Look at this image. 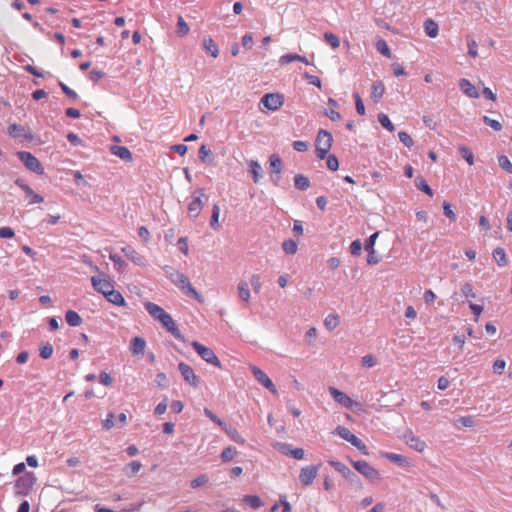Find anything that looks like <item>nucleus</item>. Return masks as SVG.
<instances>
[{
    "label": "nucleus",
    "mask_w": 512,
    "mask_h": 512,
    "mask_svg": "<svg viewBox=\"0 0 512 512\" xmlns=\"http://www.w3.org/2000/svg\"><path fill=\"white\" fill-rule=\"evenodd\" d=\"M163 270L170 281L176 285L184 294L193 297L199 303H203V297L191 285L190 280L182 272L175 270L171 266H164Z\"/></svg>",
    "instance_id": "nucleus-1"
},
{
    "label": "nucleus",
    "mask_w": 512,
    "mask_h": 512,
    "mask_svg": "<svg viewBox=\"0 0 512 512\" xmlns=\"http://www.w3.org/2000/svg\"><path fill=\"white\" fill-rule=\"evenodd\" d=\"M205 201L206 196L204 190L201 188L195 189L192 192L188 203V215L193 219L197 218L205 205Z\"/></svg>",
    "instance_id": "nucleus-2"
},
{
    "label": "nucleus",
    "mask_w": 512,
    "mask_h": 512,
    "mask_svg": "<svg viewBox=\"0 0 512 512\" xmlns=\"http://www.w3.org/2000/svg\"><path fill=\"white\" fill-rule=\"evenodd\" d=\"M333 142V137L327 130L321 129L316 137V155L319 159H324L330 151Z\"/></svg>",
    "instance_id": "nucleus-3"
},
{
    "label": "nucleus",
    "mask_w": 512,
    "mask_h": 512,
    "mask_svg": "<svg viewBox=\"0 0 512 512\" xmlns=\"http://www.w3.org/2000/svg\"><path fill=\"white\" fill-rule=\"evenodd\" d=\"M36 477L33 472H26L20 476L14 485V492L19 496H27L33 489Z\"/></svg>",
    "instance_id": "nucleus-4"
},
{
    "label": "nucleus",
    "mask_w": 512,
    "mask_h": 512,
    "mask_svg": "<svg viewBox=\"0 0 512 512\" xmlns=\"http://www.w3.org/2000/svg\"><path fill=\"white\" fill-rule=\"evenodd\" d=\"M355 470L363 475L371 483H378L382 477L380 472L367 461L359 460L352 463Z\"/></svg>",
    "instance_id": "nucleus-5"
},
{
    "label": "nucleus",
    "mask_w": 512,
    "mask_h": 512,
    "mask_svg": "<svg viewBox=\"0 0 512 512\" xmlns=\"http://www.w3.org/2000/svg\"><path fill=\"white\" fill-rule=\"evenodd\" d=\"M192 347L197 352V354L208 364H211L217 368H222V364L217 357V355L214 353V351L203 344L199 343L198 341L192 342Z\"/></svg>",
    "instance_id": "nucleus-6"
},
{
    "label": "nucleus",
    "mask_w": 512,
    "mask_h": 512,
    "mask_svg": "<svg viewBox=\"0 0 512 512\" xmlns=\"http://www.w3.org/2000/svg\"><path fill=\"white\" fill-rule=\"evenodd\" d=\"M17 156L23 162V164L28 170L38 175L44 174V168L42 164L33 154L26 151H19L17 152Z\"/></svg>",
    "instance_id": "nucleus-7"
},
{
    "label": "nucleus",
    "mask_w": 512,
    "mask_h": 512,
    "mask_svg": "<svg viewBox=\"0 0 512 512\" xmlns=\"http://www.w3.org/2000/svg\"><path fill=\"white\" fill-rule=\"evenodd\" d=\"M336 434L339 435L342 439L351 443L358 450H360L363 454L367 455L368 450L367 446L359 439L356 435H354L348 428L344 426H338L335 430Z\"/></svg>",
    "instance_id": "nucleus-8"
},
{
    "label": "nucleus",
    "mask_w": 512,
    "mask_h": 512,
    "mask_svg": "<svg viewBox=\"0 0 512 512\" xmlns=\"http://www.w3.org/2000/svg\"><path fill=\"white\" fill-rule=\"evenodd\" d=\"M284 101V96L280 93H267L261 98L260 105L267 110L277 111L283 106Z\"/></svg>",
    "instance_id": "nucleus-9"
},
{
    "label": "nucleus",
    "mask_w": 512,
    "mask_h": 512,
    "mask_svg": "<svg viewBox=\"0 0 512 512\" xmlns=\"http://www.w3.org/2000/svg\"><path fill=\"white\" fill-rule=\"evenodd\" d=\"M91 284L93 288L102 295H107L110 290L114 287L113 281L104 273L98 276L91 277Z\"/></svg>",
    "instance_id": "nucleus-10"
},
{
    "label": "nucleus",
    "mask_w": 512,
    "mask_h": 512,
    "mask_svg": "<svg viewBox=\"0 0 512 512\" xmlns=\"http://www.w3.org/2000/svg\"><path fill=\"white\" fill-rule=\"evenodd\" d=\"M328 390L332 398L341 406L348 409H352L354 406H359L358 402L352 400L346 393L340 391L339 389L330 386Z\"/></svg>",
    "instance_id": "nucleus-11"
},
{
    "label": "nucleus",
    "mask_w": 512,
    "mask_h": 512,
    "mask_svg": "<svg viewBox=\"0 0 512 512\" xmlns=\"http://www.w3.org/2000/svg\"><path fill=\"white\" fill-rule=\"evenodd\" d=\"M319 467L315 465L305 466L300 470L299 480L303 486L311 485L318 475Z\"/></svg>",
    "instance_id": "nucleus-12"
},
{
    "label": "nucleus",
    "mask_w": 512,
    "mask_h": 512,
    "mask_svg": "<svg viewBox=\"0 0 512 512\" xmlns=\"http://www.w3.org/2000/svg\"><path fill=\"white\" fill-rule=\"evenodd\" d=\"M403 438L405 443L417 452H423L427 447L425 441L416 436L412 430H407Z\"/></svg>",
    "instance_id": "nucleus-13"
},
{
    "label": "nucleus",
    "mask_w": 512,
    "mask_h": 512,
    "mask_svg": "<svg viewBox=\"0 0 512 512\" xmlns=\"http://www.w3.org/2000/svg\"><path fill=\"white\" fill-rule=\"evenodd\" d=\"M252 374L256 378V380L263 385L266 389H268L273 394H277V389L273 384L272 380L258 367L251 366L250 367Z\"/></svg>",
    "instance_id": "nucleus-14"
},
{
    "label": "nucleus",
    "mask_w": 512,
    "mask_h": 512,
    "mask_svg": "<svg viewBox=\"0 0 512 512\" xmlns=\"http://www.w3.org/2000/svg\"><path fill=\"white\" fill-rule=\"evenodd\" d=\"M15 184L24 191L29 204H37L42 203L44 201V198L41 195L34 192V190L29 185H27L22 179H17L15 181Z\"/></svg>",
    "instance_id": "nucleus-15"
},
{
    "label": "nucleus",
    "mask_w": 512,
    "mask_h": 512,
    "mask_svg": "<svg viewBox=\"0 0 512 512\" xmlns=\"http://www.w3.org/2000/svg\"><path fill=\"white\" fill-rule=\"evenodd\" d=\"M178 369H179L183 379L188 384H190L193 387H197L198 386V377L194 373V370L192 369L191 366H189L188 364H186L184 362H180L178 364Z\"/></svg>",
    "instance_id": "nucleus-16"
},
{
    "label": "nucleus",
    "mask_w": 512,
    "mask_h": 512,
    "mask_svg": "<svg viewBox=\"0 0 512 512\" xmlns=\"http://www.w3.org/2000/svg\"><path fill=\"white\" fill-rule=\"evenodd\" d=\"M160 322L167 329V331L170 332L176 339L185 342L184 336L178 329L175 321L173 320L170 314L167 313Z\"/></svg>",
    "instance_id": "nucleus-17"
},
{
    "label": "nucleus",
    "mask_w": 512,
    "mask_h": 512,
    "mask_svg": "<svg viewBox=\"0 0 512 512\" xmlns=\"http://www.w3.org/2000/svg\"><path fill=\"white\" fill-rule=\"evenodd\" d=\"M122 252L125 254L127 258H129L134 264L138 266H145L146 259L143 255H141L136 249L132 246H125L122 249Z\"/></svg>",
    "instance_id": "nucleus-18"
},
{
    "label": "nucleus",
    "mask_w": 512,
    "mask_h": 512,
    "mask_svg": "<svg viewBox=\"0 0 512 512\" xmlns=\"http://www.w3.org/2000/svg\"><path fill=\"white\" fill-rule=\"evenodd\" d=\"M145 309L155 320H158L159 322L167 314L162 307L152 302L145 303Z\"/></svg>",
    "instance_id": "nucleus-19"
},
{
    "label": "nucleus",
    "mask_w": 512,
    "mask_h": 512,
    "mask_svg": "<svg viewBox=\"0 0 512 512\" xmlns=\"http://www.w3.org/2000/svg\"><path fill=\"white\" fill-rule=\"evenodd\" d=\"M279 450L282 454L289 455L297 460H302L305 456V452L302 448H290V446L286 444H281Z\"/></svg>",
    "instance_id": "nucleus-20"
},
{
    "label": "nucleus",
    "mask_w": 512,
    "mask_h": 512,
    "mask_svg": "<svg viewBox=\"0 0 512 512\" xmlns=\"http://www.w3.org/2000/svg\"><path fill=\"white\" fill-rule=\"evenodd\" d=\"M459 87L462 92L470 98H478L479 93L475 86L468 79H461L459 81Z\"/></svg>",
    "instance_id": "nucleus-21"
},
{
    "label": "nucleus",
    "mask_w": 512,
    "mask_h": 512,
    "mask_svg": "<svg viewBox=\"0 0 512 512\" xmlns=\"http://www.w3.org/2000/svg\"><path fill=\"white\" fill-rule=\"evenodd\" d=\"M146 348V341L141 337H134L130 343V350L133 355H143Z\"/></svg>",
    "instance_id": "nucleus-22"
},
{
    "label": "nucleus",
    "mask_w": 512,
    "mask_h": 512,
    "mask_svg": "<svg viewBox=\"0 0 512 512\" xmlns=\"http://www.w3.org/2000/svg\"><path fill=\"white\" fill-rule=\"evenodd\" d=\"M105 298L112 304L114 305H117V306H125L126 305V301L124 299V297L122 296V294L115 290L114 287L110 290L109 293H107V295H105Z\"/></svg>",
    "instance_id": "nucleus-23"
},
{
    "label": "nucleus",
    "mask_w": 512,
    "mask_h": 512,
    "mask_svg": "<svg viewBox=\"0 0 512 512\" xmlns=\"http://www.w3.org/2000/svg\"><path fill=\"white\" fill-rule=\"evenodd\" d=\"M222 429L225 431V433L229 436V438L232 441L241 445L245 444V439L241 436V434L238 432L236 428L226 424Z\"/></svg>",
    "instance_id": "nucleus-24"
},
{
    "label": "nucleus",
    "mask_w": 512,
    "mask_h": 512,
    "mask_svg": "<svg viewBox=\"0 0 512 512\" xmlns=\"http://www.w3.org/2000/svg\"><path fill=\"white\" fill-rule=\"evenodd\" d=\"M385 93V85L382 81H375L371 87V98L378 102Z\"/></svg>",
    "instance_id": "nucleus-25"
},
{
    "label": "nucleus",
    "mask_w": 512,
    "mask_h": 512,
    "mask_svg": "<svg viewBox=\"0 0 512 512\" xmlns=\"http://www.w3.org/2000/svg\"><path fill=\"white\" fill-rule=\"evenodd\" d=\"M111 153L115 156L121 158L122 160L131 161L132 160V154L130 150L125 146H112L111 147Z\"/></svg>",
    "instance_id": "nucleus-26"
},
{
    "label": "nucleus",
    "mask_w": 512,
    "mask_h": 512,
    "mask_svg": "<svg viewBox=\"0 0 512 512\" xmlns=\"http://www.w3.org/2000/svg\"><path fill=\"white\" fill-rule=\"evenodd\" d=\"M248 166L250 168V172L252 174V178L254 183H258L262 178V167L260 163L256 160H250L248 162Z\"/></svg>",
    "instance_id": "nucleus-27"
},
{
    "label": "nucleus",
    "mask_w": 512,
    "mask_h": 512,
    "mask_svg": "<svg viewBox=\"0 0 512 512\" xmlns=\"http://www.w3.org/2000/svg\"><path fill=\"white\" fill-rule=\"evenodd\" d=\"M269 168L271 173L280 174L283 168L282 160L278 154H272L269 158Z\"/></svg>",
    "instance_id": "nucleus-28"
},
{
    "label": "nucleus",
    "mask_w": 512,
    "mask_h": 512,
    "mask_svg": "<svg viewBox=\"0 0 512 512\" xmlns=\"http://www.w3.org/2000/svg\"><path fill=\"white\" fill-rule=\"evenodd\" d=\"M203 47L213 58L218 57V55H219L218 45L214 42V40L211 37L204 39Z\"/></svg>",
    "instance_id": "nucleus-29"
},
{
    "label": "nucleus",
    "mask_w": 512,
    "mask_h": 512,
    "mask_svg": "<svg viewBox=\"0 0 512 512\" xmlns=\"http://www.w3.org/2000/svg\"><path fill=\"white\" fill-rule=\"evenodd\" d=\"M424 29H425V33L429 37L436 38L438 36L439 27H438V24L434 20L427 19L424 23Z\"/></svg>",
    "instance_id": "nucleus-30"
},
{
    "label": "nucleus",
    "mask_w": 512,
    "mask_h": 512,
    "mask_svg": "<svg viewBox=\"0 0 512 512\" xmlns=\"http://www.w3.org/2000/svg\"><path fill=\"white\" fill-rule=\"evenodd\" d=\"M237 289L240 299L244 302H249L251 295L248 283L246 281H240L238 283Z\"/></svg>",
    "instance_id": "nucleus-31"
},
{
    "label": "nucleus",
    "mask_w": 512,
    "mask_h": 512,
    "mask_svg": "<svg viewBox=\"0 0 512 512\" xmlns=\"http://www.w3.org/2000/svg\"><path fill=\"white\" fill-rule=\"evenodd\" d=\"M294 186L301 191H305L310 187V180L302 174H297L294 177Z\"/></svg>",
    "instance_id": "nucleus-32"
},
{
    "label": "nucleus",
    "mask_w": 512,
    "mask_h": 512,
    "mask_svg": "<svg viewBox=\"0 0 512 512\" xmlns=\"http://www.w3.org/2000/svg\"><path fill=\"white\" fill-rule=\"evenodd\" d=\"M336 471L342 474L345 478H349L352 475L351 470L342 462L331 460L328 462Z\"/></svg>",
    "instance_id": "nucleus-33"
},
{
    "label": "nucleus",
    "mask_w": 512,
    "mask_h": 512,
    "mask_svg": "<svg viewBox=\"0 0 512 512\" xmlns=\"http://www.w3.org/2000/svg\"><path fill=\"white\" fill-rule=\"evenodd\" d=\"M282 249L287 255H294L298 251V244L293 239H287L283 241Z\"/></svg>",
    "instance_id": "nucleus-34"
},
{
    "label": "nucleus",
    "mask_w": 512,
    "mask_h": 512,
    "mask_svg": "<svg viewBox=\"0 0 512 512\" xmlns=\"http://www.w3.org/2000/svg\"><path fill=\"white\" fill-rule=\"evenodd\" d=\"M415 186L421 190L422 192H424L425 194H427L429 197H432L433 196V190L431 189V187L427 184L426 180L422 177V176H418L416 179H415Z\"/></svg>",
    "instance_id": "nucleus-35"
},
{
    "label": "nucleus",
    "mask_w": 512,
    "mask_h": 512,
    "mask_svg": "<svg viewBox=\"0 0 512 512\" xmlns=\"http://www.w3.org/2000/svg\"><path fill=\"white\" fill-rule=\"evenodd\" d=\"M492 255H493L494 260L497 262V264L500 267H504L507 264L506 253L503 248L498 247V248L494 249Z\"/></svg>",
    "instance_id": "nucleus-36"
},
{
    "label": "nucleus",
    "mask_w": 512,
    "mask_h": 512,
    "mask_svg": "<svg viewBox=\"0 0 512 512\" xmlns=\"http://www.w3.org/2000/svg\"><path fill=\"white\" fill-rule=\"evenodd\" d=\"M219 216H220V207L218 204H214L212 207V215H211V220H210V226L214 230H218L220 228Z\"/></svg>",
    "instance_id": "nucleus-37"
},
{
    "label": "nucleus",
    "mask_w": 512,
    "mask_h": 512,
    "mask_svg": "<svg viewBox=\"0 0 512 512\" xmlns=\"http://www.w3.org/2000/svg\"><path fill=\"white\" fill-rule=\"evenodd\" d=\"M65 319H66V322L70 325V326H79L81 324V317L79 316V314L73 310H69L66 312V315H65Z\"/></svg>",
    "instance_id": "nucleus-38"
},
{
    "label": "nucleus",
    "mask_w": 512,
    "mask_h": 512,
    "mask_svg": "<svg viewBox=\"0 0 512 512\" xmlns=\"http://www.w3.org/2000/svg\"><path fill=\"white\" fill-rule=\"evenodd\" d=\"M243 502L251 506L253 509H258L263 505L261 499L256 495L244 496Z\"/></svg>",
    "instance_id": "nucleus-39"
},
{
    "label": "nucleus",
    "mask_w": 512,
    "mask_h": 512,
    "mask_svg": "<svg viewBox=\"0 0 512 512\" xmlns=\"http://www.w3.org/2000/svg\"><path fill=\"white\" fill-rule=\"evenodd\" d=\"M324 325L328 330H334L339 325V317L337 314H329L325 320Z\"/></svg>",
    "instance_id": "nucleus-40"
},
{
    "label": "nucleus",
    "mask_w": 512,
    "mask_h": 512,
    "mask_svg": "<svg viewBox=\"0 0 512 512\" xmlns=\"http://www.w3.org/2000/svg\"><path fill=\"white\" fill-rule=\"evenodd\" d=\"M378 121L379 123L388 131L393 132L395 130V126L390 121L389 117L384 113L378 114Z\"/></svg>",
    "instance_id": "nucleus-41"
},
{
    "label": "nucleus",
    "mask_w": 512,
    "mask_h": 512,
    "mask_svg": "<svg viewBox=\"0 0 512 512\" xmlns=\"http://www.w3.org/2000/svg\"><path fill=\"white\" fill-rule=\"evenodd\" d=\"M385 457L394 462V463H397L399 465H404V464H408V460L405 456L401 455V454H397V453H386L385 454Z\"/></svg>",
    "instance_id": "nucleus-42"
},
{
    "label": "nucleus",
    "mask_w": 512,
    "mask_h": 512,
    "mask_svg": "<svg viewBox=\"0 0 512 512\" xmlns=\"http://www.w3.org/2000/svg\"><path fill=\"white\" fill-rule=\"evenodd\" d=\"M53 354V346L50 343L42 344L39 347V355L43 359H49Z\"/></svg>",
    "instance_id": "nucleus-43"
},
{
    "label": "nucleus",
    "mask_w": 512,
    "mask_h": 512,
    "mask_svg": "<svg viewBox=\"0 0 512 512\" xmlns=\"http://www.w3.org/2000/svg\"><path fill=\"white\" fill-rule=\"evenodd\" d=\"M376 49L379 53H381L382 55L390 58L391 57V52H390V49L386 43L385 40L383 39H380L377 41L376 43Z\"/></svg>",
    "instance_id": "nucleus-44"
},
{
    "label": "nucleus",
    "mask_w": 512,
    "mask_h": 512,
    "mask_svg": "<svg viewBox=\"0 0 512 512\" xmlns=\"http://www.w3.org/2000/svg\"><path fill=\"white\" fill-rule=\"evenodd\" d=\"M324 39L333 49H336L340 46L339 38L331 32H326L324 34Z\"/></svg>",
    "instance_id": "nucleus-45"
},
{
    "label": "nucleus",
    "mask_w": 512,
    "mask_h": 512,
    "mask_svg": "<svg viewBox=\"0 0 512 512\" xmlns=\"http://www.w3.org/2000/svg\"><path fill=\"white\" fill-rule=\"evenodd\" d=\"M237 455V451L233 447L225 448L221 453V459L223 462L231 461Z\"/></svg>",
    "instance_id": "nucleus-46"
},
{
    "label": "nucleus",
    "mask_w": 512,
    "mask_h": 512,
    "mask_svg": "<svg viewBox=\"0 0 512 512\" xmlns=\"http://www.w3.org/2000/svg\"><path fill=\"white\" fill-rule=\"evenodd\" d=\"M189 30H190L189 26L185 22L183 17H181V16L178 17V21H177V33H178V35L185 36V35L188 34Z\"/></svg>",
    "instance_id": "nucleus-47"
},
{
    "label": "nucleus",
    "mask_w": 512,
    "mask_h": 512,
    "mask_svg": "<svg viewBox=\"0 0 512 512\" xmlns=\"http://www.w3.org/2000/svg\"><path fill=\"white\" fill-rule=\"evenodd\" d=\"M498 163H499V166L509 172V173H512V162L510 161V159L505 156V155H501L498 157Z\"/></svg>",
    "instance_id": "nucleus-48"
},
{
    "label": "nucleus",
    "mask_w": 512,
    "mask_h": 512,
    "mask_svg": "<svg viewBox=\"0 0 512 512\" xmlns=\"http://www.w3.org/2000/svg\"><path fill=\"white\" fill-rule=\"evenodd\" d=\"M298 59H300V55H298V54H293V53L285 54L279 58V63L284 66V65H288L294 61H298Z\"/></svg>",
    "instance_id": "nucleus-49"
},
{
    "label": "nucleus",
    "mask_w": 512,
    "mask_h": 512,
    "mask_svg": "<svg viewBox=\"0 0 512 512\" xmlns=\"http://www.w3.org/2000/svg\"><path fill=\"white\" fill-rule=\"evenodd\" d=\"M399 140L408 148H411L414 145V141L412 137L405 131H400L398 133Z\"/></svg>",
    "instance_id": "nucleus-50"
},
{
    "label": "nucleus",
    "mask_w": 512,
    "mask_h": 512,
    "mask_svg": "<svg viewBox=\"0 0 512 512\" xmlns=\"http://www.w3.org/2000/svg\"><path fill=\"white\" fill-rule=\"evenodd\" d=\"M208 482V477L205 474L199 475L195 479H193L190 483V486L193 489L204 486Z\"/></svg>",
    "instance_id": "nucleus-51"
},
{
    "label": "nucleus",
    "mask_w": 512,
    "mask_h": 512,
    "mask_svg": "<svg viewBox=\"0 0 512 512\" xmlns=\"http://www.w3.org/2000/svg\"><path fill=\"white\" fill-rule=\"evenodd\" d=\"M459 150L462 154V157L467 161V163L469 165H473L474 164V156H473V153L471 152V150L465 146L460 147Z\"/></svg>",
    "instance_id": "nucleus-52"
},
{
    "label": "nucleus",
    "mask_w": 512,
    "mask_h": 512,
    "mask_svg": "<svg viewBox=\"0 0 512 512\" xmlns=\"http://www.w3.org/2000/svg\"><path fill=\"white\" fill-rule=\"evenodd\" d=\"M442 206H443V213H444V215L447 218H449L451 221H453V222L456 221V214L452 210L450 203L447 202V201H444Z\"/></svg>",
    "instance_id": "nucleus-53"
},
{
    "label": "nucleus",
    "mask_w": 512,
    "mask_h": 512,
    "mask_svg": "<svg viewBox=\"0 0 512 512\" xmlns=\"http://www.w3.org/2000/svg\"><path fill=\"white\" fill-rule=\"evenodd\" d=\"M461 293H462V295H463V296H465L466 298H469V297L474 298V297L476 296V295H475V293H474V288H473V286H472L470 283H468V282H466V283H464V284L462 285V287H461Z\"/></svg>",
    "instance_id": "nucleus-54"
},
{
    "label": "nucleus",
    "mask_w": 512,
    "mask_h": 512,
    "mask_svg": "<svg viewBox=\"0 0 512 512\" xmlns=\"http://www.w3.org/2000/svg\"><path fill=\"white\" fill-rule=\"evenodd\" d=\"M361 362L364 367L371 368L376 365L377 360L374 355L367 354L362 357Z\"/></svg>",
    "instance_id": "nucleus-55"
},
{
    "label": "nucleus",
    "mask_w": 512,
    "mask_h": 512,
    "mask_svg": "<svg viewBox=\"0 0 512 512\" xmlns=\"http://www.w3.org/2000/svg\"><path fill=\"white\" fill-rule=\"evenodd\" d=\"M110 260L115 264L116 268L121 271L126 267L125 261L117 254H110Z\"/></svg>",
    "instance_id": "nucleus-56"
},
{
    "label": "nucleus",
    "mask_w": 512,
    "mask_h": 512,
    "mask_svg": "<svg viewBox=\"0 0 512 512\" xmlns=\"http://www.w3.org/2000/svg\"><path fill=\"white\" fill-rule=\"evenodd\" d=\"M353 97L355 99V107H356L357 113L360 115H364L365 114V106H364V103H363L360 95L358 93H354Z\"/></svg>",
    "instance_id": "nucleus-57"
},
{
    "label": "nucleus",
    "mask_w": 512,
    "mask_h": 512,
    "mask_svg": "<svg viewBox=\"0 0 512 512\" xmlns=\"http://www.w3.org/2000/svg\"><path fill=\"white\" fill-rule=\"evenodd\" d=\"M483 121L495 131H500L502 129V124L499 121L491 119L488 116H484Z\"/></svg>",
    "instance_id": "nucleus-58"
},
{
    "label": "nucleus",
    "mask_w": 512,
    "mask_h": 512,
    "mask_svg": "<svg viewBox=\"0 0 512 512\" xmlns=\"http://www.w3.org/2000/svg\"><path fill=\"white\" fill-rule=\"evenodd\" d=\"M204 414L211 420L213 421L214 423H216L218 426H220L221 428H223L226 423H224L221 419H219L215 414L212 413L211 410H209L208 408H205L204 409Z\"/></svg>",
    "instance_id": "nucleus-59"
},
{
    "label": "nucleus",
    "mask_w": 512,
    "mask_h": 512,
    "mask_svg": "<svg viewBox=\"0 0 512 512\" xmlns=\"http://www.w3.org/2000/svg\"><path fill=\"white\" fill-rule=\"evenodd\" d=\"M505 367H506V362L503 359H497L493 363V371L496 374L501 375L504 372Z\"/></svg>",
    "instance_id": "nucleus-60"
},
{
    "label": "nucleus",
    "mask_w": 512,
    "mask_h": 512,
    "mask_svg": "<svg viewBox=\"0 0 512 512\" xmlns=\"http://www.w3.org/2000/svg\"><path fill=\"white\" fill-rule=\"evenodd\" d=\"M327 167L331 170V171H336L338 170L339 168V162H338V159L336 158V156L334 155H329L327 156Z\"/></svg>",
    "instance_id": "nucleus-61"
},
{
    "label": "nucleus",
    "mask_w": 512,
    "mask_h": 512,
    "mask_svg": "<svg viewBox=\"0 0 512 512\" xmlns=\"http://www.w3.org/2000/svg\"><path fill=\"white\" fill-rule=\"evenodd\" d=\"M367 252H368L367 263L369 265H376V264H378L380 262L381 258L376 253V250L367 251Z\"/></svg>",
    "instance_id": "nucleus-62"
},
{
    "label": "nucleus",
    "mask_w": 512,
    "mask_h": 512,
    "mask_svg": "<svg viewBox=\"0 0 512 512\" xmlns=\"http://www.w3.org/2000/svg\"><path fill=\"white\" fill-rule=\"evenodd\" d=\"M457 423L464 427H473L475 425V420L472 416H463L457 420Z\"/></svg>",
    "instance_id": "nucleus-63"
},
{
    "label": "nucleus",
    "mask_w": 512,
    "mask_h": 512,
    "mask_svg": "<svg viewBox=\"0 0 512 512\" xmlns=\"http://www.w3.org/2000/svg\"><path fill=\"white\" fill-rule=\"evenodd\" d=\"M62 91L66 94V96H68L69 98L73 99V100H77L78 99V94L70 89L66 84H64L63 82H60L59 83Z\"/></svg>",
    "instance_id": "nucleus-64"
}]
</instances>
